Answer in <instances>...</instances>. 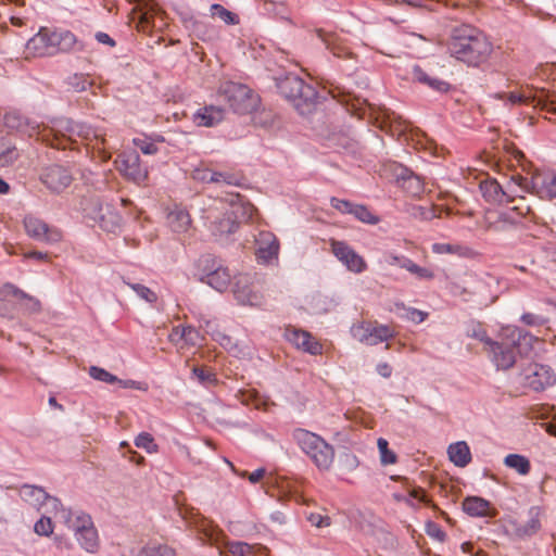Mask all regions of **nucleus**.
I'll use <instances>...</instances> for the list:
<instances>
[{"mask_svg": "<svg viewBox=\"0 0 556 556\" xmlns=\"http://www.w3.org/2000/svg\"><path fill=\"white\" fill-rule=\"evenodd\" d=\"M488 283L475 275H469L460 281L451 282L450 290L455 296L469 301L472 296L485 298Z\"/></svg>", "mask_w": 556, "mask_h": 556, "instance_id": "obj_21", "label": "nucleus"}, {"mask_svg": "<svg viewBox=\"0 0 556 556\" xmlns=\"http://www.w3.org/2000/svg\"><path fill=\"white\" fill-rule=\"evenodd\" d=\"M4 125L12 130H16L28 135L29 137L37 135L41 137L39 125L29 122L25 116L17 112H9L4 115Z\"/></svg>", "mask_w": 556, "mask_h": 556, "instance_id": "obj_27", "label": "nucleus"}, {"mask_svg": "<svg viewBox=\"0 0 556 556\" xmlns=\"http://www.w3.org/2000/svg\"><path fill=\"white\" fill-rule=\"evenodd\" d=\"M20 497L36 509L43 507L45 501L48 498V493L40 486L24 484L18 489Z\"/></svg>", "mask_w": 556, "mask_h": 556, "instance_id": "obj_28", "label": "nucleus"}, {"mask_svg": "<svg viewBox=\"0 0 556 556\" xmlns=\"http://www.w3.org/2000/svg\"><path fill=\"white\" fill-rule=\"evenodd\" d=\"M25 300H27V304H26V308L30 312V313H38L40 312L41 309V304H40V301L28 295V298H24Z\"/></svg>", "mask_w": 556, "mask_h": 556, "instance_id": "obj_61", "label": "nucleus"}, {"mask_svg": "<svg viewBox=\"0 0 556 556\" xmlns=\"http://www.w3.org/2000/svg\"><path fill=\"white\" fill-rule=\"evenodd\" d=\"M255 256L258 264L270 265L278 261L279 241L270 231H260L255 238Z\"/></svg>", "mask_w": 556, "mask_h": 556, "instance_id": "obj_20", "label": "nucleus"}, {"mask_svg": "<svg viewBox=\"0 0 556 556\" xmlns=\"http://www.w3.org/2000/svg\"><path fill=\"white\" fill-rule=\"evenodd\" d=\"M402 268L415 275L418 279L431 280L434 277L431 269L417 265L410 258L402 260Z\"/></svg>", "mask_w": 556, "mask_h": 556, "instance_id": "obj_40", "label": "nucleus"}, {"mask_svg": "<svg viewBox=\"0 0 556 556\" xmlns=\"http://www.w3.org/2000/svg\"><path fill=\"white\" fill-rule=\"evenodd\" d=\"M226 117V110L222 105L207 104L193 114L192 122L199 127H215Z\"/></svg>", "mask_w": 556, "mask_h": 556, "instance_id": "obj_24", "label": "nucleus"}, {"mask_svg": "<svg viewBox=\"0 0 556 556\" xmlns=\"http://www.w3.org/2000/svg\"><path fill=\"white\" fill-rule=\"evenodd\" d=\"M230 556H269L267 547L262 545H250L244 542H232L228 545Z\"/></svg>", "mask_w": 556, "mask_h": 556, "instance_id": "obj_32", "label": "nucleus"}, {"mask_svg": "<svg viewBox=\"0 0 556 556\" xmlns=\"http://www.w3.org/2000/svg\"><path fill=\"white\" fill-rule=\"evenodd\" d=\"M463 509L471 517H485L490 511V502L479 496H468L463 502Z\"/></svg>", "mask_w": 556, "mask_h": 556, "instance_id": "obj_34", "label": "nucleus"}, {"mask_svg": "<svg viewBox=\"0 0 556 556\" xmlns=\"http://www.w3.org/2000/svg\"><path fill=\"white\" fill-rule=\"evenodd\" d=\"M89 375L91 378L98 381H102L109 384L116 383V381H119V379L105 370L104 368L98 367V366H91L89 368Z\"/></svg>", "mask_w": 556, "mask_h": 556, "instance_id": "obj_49", "label": "nucleus"}, {"mask_svg": "<svg viewBox=\"0 0 556 556\" xmlns=\"http://www.w3.org/2000/svg\"><path fill=\"white\" fill-rule=\"evenodd\" d=\"M79 138L89 144L92 141H96L93 148L100 149V146H104L105 138L104 132L100 129L92 128L83 123H76L75 127V139Z\"/></svg>", "mask_w": 556, "mask_h": 556, "instance_id": "obj_30", "label": "nucleus"}, {"mask_svg": "<svg viewBox=\"0 0 556 556\" xmlns=\"http://www.w3.org/2000/svg\"><path fill=\"white\" fill-rule=\"evenodd\" d=\"M131 289L143 300H146L149 303H153L156 301L157 296L156 294L149 289L148 287L140 285V283H134L131 285Z\"/></svg>", "mask_w": 556, "mask_h": 556, "instance_id": "obj_56", "label": "nucleus"}, {"mask_svg": "<svg viewBox=\"0 0 556 556\" xmlns=\"http://www.w3.org/2000/svg\"><path fill=\"white\" fill-rule=\"evenodd\" d=\"M40 181L53 193H61L73 181L71 170L60 164H51L41 169Z\"/></svg>", "mask_w": 556, "mask_h": 556, "instance_id": "obj_16", "label": "nucleus"}, {"mask_svg": "<svg viewBox=\"0 0 556 556\" xmlns=\"http://www.w3.org/2000/svg\"><path fill=\"white\" fill-rule=\"evenodd\" d=\"M94 38L101 45H105L111 48L116 46V41L109 34H106L104 31H97L94 35Z\"/></svg>", "mask_w": 556, "mask_h": 556, "instance_id": "obj_60", "label": "nucleus"}, {"mask_svg": "<svg viewBox=\"0 0 556 556\" xmlns=\"http://www.w3.org/2000/svg\"><path fill=\"white\" fill-rule=\"evenodd\" d=\"M412 79L432 91L446 93L451 89V85L434 75L432 72L422 68L420 65H414L412 68Z\"/></svg>", "mask_w": 556, "mask_h": 556, "instance_id": "obj_25", "label": "nucleus"}, {"mask_svg": "<svg viewBox=\"0 0 556 556\" xmlns=\"http://www.w3.org/2000/svg\"><path fill=\"white\" fill-rule=\"evenodd\" d=\"M450 460L458 466L465 467L471 460L470 448L465 441L453 443L447 448Z\"/></svg>", "mask_w": 556, "mask_h": 556, "instance_id": "obj_33", "label": "nucleus"}, {"mask_svg": "<svg viewBox=\"0 0 556 556\" xmlns=\"http://www.w3.org/2000/svg\"><path fill=\"white\" fill-rule=\"evenodd\" d=\"M255 207L251 203H231L229 210L223 213V217H215L211 229L215 236L233 233L239 224L253 217Z\"/></svg>", "mask_w": 556, "mask_h": 556, "instance_id": "obj_7", "label": "nucleus"}, {"mask_svg": "<svg viewBox=\"0 0 556 556\" xmlns=\"http://www.w3.org/2000/svg\"><path fill=\"white\" fill-rule=\"evenodd\" d=\"M519 190L538 195L542 200L556 198V174L553 172H535L531 178L517 175Z\"/></svg>", "mask_w": 556, "mask_h": 556, "instance_id": "obj_10", "label": "nucleus"}, {"mask_svg": "<svg viewBox=\"0 0 556 556\" xmlns=\"http://www.w3.org/2000/svg\"><path fill=\"white\" fill-rule=\"evenodd\" d=\"M351 215H353L359 222L366 223L369 225H376L380 220L378 216L372 214L370 212V210L366 205H363V204L354 203Z\"/></svg>", "mask_w": 556, "mask_h": 556, "instance_id": "obj_41", "label": "nucleus"}, {"mask_svg": "<svg viewBox=\"0 0 556 556\" xmlns=\"http://www.w3.org/2000/svg\"><path fill=\"white\" fill-rule=\"evenodd\" d=\"M167 224L174 232L185 233L191 227V218L185 208L176 206L167 214Z\"/></svg>", "mask_w": 556, "mask_h": 556, "instance_id": "obj_29", "label": "nucleus"}, {"mask_svg": "<svg viewBox=\"0 0 556 556\" xmlns=\"http://www.w3.org/2000/svg\"><path fill=\"white\" fill-rule=\"evenodd\" d=\"M135 445L149 454L157 453L159 446L149 432H141L135 439Z\"/></svg>", "mask_w": 556, "mask_h": 556, "instance_id": "obj_43", "label": "nucleus"}, {"mask_svg": "<svg viewBox=\"0 0 556 556\" xmlns=\"http://www.w3.org/2000/svg\"><path fill=\"white\" fill-rule=\"evenodd\" d=\"M216 181L213 184L216 185H227V186H240L243 181V176L238 173L232 172H216L215 170Z\"/></svg>", "mask_w": 556, "mask_h": 556, "instance_id": "obj_44", "label": "nucleus"}, {"mask_svg": "<svg viewBox=\"0 0 556 556\" xmlns=\"http://www.w3.org/2000/svg\"><path fill=\"white\" fill-rule=\"evenodd\" d=\"M211 13L218 16L227 25H235L239 23V18L236 14L225 9L223 5L214 3L211 5Z\"/></svg>", "mask_w": 556, "mask_h": 556, "instance_id": "obj_48", "label": "nucleus"}, {"mask_svg": "<svg viewBox=\"0 0 556 556\" xmlns=\"http://www.w3.org/2000/svg\"><path fill=\"white\" fill-rule=\"evenodd\" d=\"M34 531L38 535L49 536L53 533V523L50 517L42 516L39 520L36 521L34 526Z\"/></svg>", "mask_w": 556, "mask_h": 556, "instance_id": "obj_51", "label": "nucleus"}, {"mask_svg": "<svg viewBox=\"0 0 556 556\" xmlns=\"http://www.w3.org/2000/svg\"><path fill=\"white\" fill-rule=\"evenodd\" d=\"M403 188L407 193L413 197H418L424 192V182L420 177L409 173L407 176H403Z\"/></svg>", "mask_w": 556, "mask_h": 556, "instance_id": "obj_39", "label": "nucleus"}, {"mask_svg": "<svg viewBox=\"0 0 556 556\" xmlns=\"http://www.w3.org/2000/svg\"><path fill=\"white\" fill-rule=\"evenodd\" d=\"M192 374L197 377L199 382L205 387L217 383L216 374L206 367H194L192 369Z\"/></svg>", "mask_w": 556, "mask_h": 556, "instance_id": "obj_46", "label": "nucleus"}, {"mask_svg": "<svg viewBox=\"0 0 556 556\" xmlns=\"http://www.w3.org/2000/svg\"><path fill=\"white\" fill-rule=\"evenodd\" d=\"M525 383L533 391H543L556 382L553 369L547 365L529 364L525 370Z\"/></svg>", "mask_w": 556, "mask_h": 556, "instance_id": "obj_18", "label": "nucleus"}, {"mask_svg": "<svg viewBox=\"0 0 556 556\" xmlns=\"http://www.w3.org/2000/svg\"><path fill=\"white\" fill-rule=\"evenodd\" d=\"M43 506L47 507V513H53L55 517H59L62 522L70 523L75 517L76 513L63 506L58 497L48 494V498L45 501Z\"/></svg>", "mask_w": 556, "mask_h": 556, "instance_id": "obj_35", "label": "nucleus"}, {"mask_svg": "<svg viewBox=\"0 0 556 556\" xmlns=\"http://www.w3.org/2000/svg\"><path fill=\"white\" fill-rule=\"evenodd\" d=\"M541 530V509L531 507L529 509V519L516 528V533L520 538L532 536Z\"/></svg>", "mask_w": 556, "mask_h": 556, "instance_id": "obj_31", "label": "nucleus"}, {"mask_svg": "<svg viewBox=\"0 0 556 556\" xmlns=\"http://www.w3.org/2000/svg\"><path fill=\"white\" fill-rule=\"evenodd\" d=\"M330 248L333 255L352 273L361 274L367 269V263L345 241L330 239Z\"/></svg>", "mask_w": 556, "mask_h": 556, "instance_id": "obj_17", "label": "nucleus"}, {"mask_svg": "<svg viewBox=\"0 0 556 556\" xmlns=\"http://www.w3.org/2000/svg\"><path fill=\"white\" fill-rule=\"evenodd\" d=\"M330 204L333 208H336L337 211H339L342 214H351L353 205H354V203H352L348 200H343V199H339V198H334V197L331 198Z\"/></svg>", "mask_w": 556, "mask_h": 556, "instance_id": "obj_59", "label": "nucleus"}, {"mask_svg": "<svg viewBox=\"0 0 556 556\" xmlns=\"http://www.w3.org/2000/svg\"><path fill=\"white\" fill-rule=\"evenodd\" d=\"M520 320L530 327L543 326L546 324L547 319L541 315L533 313H525L521 315Z\"/></svg>", "mask_w": 556, "mask_h": 556, "instance_id": "obj_57", "label": "nucleus"}, {"mask_svg": "<svg viewBox=\"0 0 556 556\" xmlns=\"http://www.w3.org/2000/svg\"><path fill=\"white\" fill-rule=\"evenodd\" d=\"M3 289L8 294H12L16 298H21V299L28 298V294H26L24 291L20 290L18 288H16L15 286H13L11 283L4 285Z\"/></svg>", "mask_w": 556, "mask_h": 556, "instance_id": "obj_62", "label": "nucleus"}, {"mask_svg": "<svg viewBox=\"0 0 556 556\" xmlns=\"http://www.w3.org/2000/svg\"><path fill=\"white\" fill-rule=\"evenodd\" d=\"M409 214L421 220H431L437 217H441V214H438L437 206H421L415 205L410 208Z\"/></svg>", "mask_w": 556, "mask_h": 556, "instance_id": "obj_45", "label": "nucleus"}, {"mask_svg": "<svg viewBox=\"0 0 556 556\" xmlns=\"http://www.w3.org/2000/svg\"><path fill=\"white\" fill-rule=\"evenodd\" d=\"M504 465L516 470L519 475L526 476L530 472L531 465L529 459L520 454H508L504 458Z\"/></svg>", "mask_w": 556, "mask_h": 556, "instance_id": "obj_38", "label": "nucleus"}, {"mask_svg": "<svg viewBox=\"0 0 556 556\" xmlns=\"http://www.w3.org/2000/svg\"><path fill=\"white\" fill-rule=\"evenodd\" d=\"M203 269L201 281L207 283L210 287L218 292L225 291L231 281V275L227 267L211 256H203L199 261Z\"/></svg>", "mask_w": 556, "mask_h": 556, "instance_id": "obj_14", "label": "nucleus"}, {"mask_svg": "<svg viewBox=\"0 0 556 556\" xmlns=\"http://www.w3.org/2000/svg\"><path fill=\"white\" fill-rule=\"evenodd\" d=\"M138 556H177L174 548L165 544L148 545L140 549Z\"/></svg>", "mask_w": 556, "mask_h": 556, "instance_id": "obj_42", "label": "nucleus"}, {"mask_svg": "<svg viewBox=\"0 0 556 556\" xmlns=\"http://www.w3.org/2000/svg\"><path fill=\"white\" fill-rule=\"evenodd\" d=\"M505 338L502 341H492L488 348L491 361L497 369L507 370L516 363V349L526 346L531 350L538 339L528 331L508 326L504 329Z\"/></svg>", "mask_w": 556, "mask_h": 556, "instance_id": "obj_2", "label": "nucleus"}, {"mask_svg": "<svg viewBox=\"0 0 556 556\" xmlns=\"http://www.w3.org/2000/svg\"><path fill=\"white\" fill-rule=\"evenodd\" d=\"M24 228L29 237L40 242L55 243L62 239V232L58 228L49 227L43 220L31 215L24 218Z\"/></svg>", "mask_w": 556, "mask_h": 556, "instance_id": "obj_22", "label": "nucleus"}, {"mask_svg": "<svg viewBox=\"0 0 556 556\" xmlns=\"http://www.w3.org/2000/svg\"><path fill=\"white\" fill-rule=\"evenodd\" d=\"M184 336V350L197 346L201 344L202 336L200 334L199 330L195 329L193 326H185V330L182 331Z\"/></svg>", "mask_w": 556, "mask_h": 556, "instance_id": "obj_47", "label": "nucleus"}, {"mask_svg": "<svg viewBox=\"0 0 556 556\" xmlns=\"http://www.w3.org/2000/svg\"><path fill=\"white\" fill-rule=\"evenodd\" d=\"M66 526L74 531L77 542L84 549L90 553L98 549V532L88 514L76 511L75 517Z\"/></svg>", "mask_w": 556, "mask_h": 556, "instance_id": "obj_12", "label": "nucleus"}, {"mask_svg": "<svg viewBox=\"0 0 556 556\" xmlns=\"http://www.w3.org/2000/svg\"><path fill=\"white\" fill-rule=\"evenodd\" d=\"M531 216V219L536 222L535 214L531 211L530 206H514L507 212L498 213L495 219L486 215L484 218V229L488 231H506L520 224V218Z\"/></svg>", "mask_w": 556, "mask_h": 556, "instance_id": "obj_15", "label": "nucleus"}, {"mask_svg": "<svg viewBox=\"0 0 556 556\" xmlns=\"http://www.w3.org/2000/svg\"><path fill=\"white\" fill-rule=\"evenodd\" d=\"M472 337L483 342L488 348L493 341L482 329L475 330Z\"/></svg>", "mask_w": 556, "mask_h": 556, "instance_id": "obj_64", "label": "nucleus"}, {"mask_svg": "<svg viewBox=\"0 0 556 556\" xmlns=\"http://www.w3.org/2000/svg\"><path fill=\"white\" fill-rule=\"evenodd\" d=\"M352 337L366 345H377L394 337L393 330L387 326L375 323L361 321L351 327Z\"/></svg>", "mask_w": 556, "mask_h": 556, "instance_id": "obj_13", "label": "nucleus"}, {"mask_svg": "<svg viewBox=\"0 0 556 556\" xmlns=\"http://www.w3.org/2000/svg\"><path fill=\"white\" fill-rule=\"evenodd\" d=\"M493 46L489 38L478 29L463 27L457 29L448 43L451 55L468 65H479L491 54Z\"/></svg>", "mask_w": 556, "mask_h": 556, "instance_id": "obj_1", "label": "nucleus"}, {"mask_svg": "<svg viewBox=\"0 0 556 556\" xmlns=\"http://www.w3.org/2000/svg\"><path fill=\"white\" fill-rule=\"evenodd\" d=\"M40 55L54 54L56 52L84 51L85 45L70 30L40 29L27 45Z\"/></svg>", "mask_w": 556, "mask_h": 556, "instance_id": "obj_3", "label": "nucleus"}, {"mask_svg": "<svg viewBox=\"0 0 556 556\" xmlns=\"http://www.w3.org/2000/svg\"><path fill=\"white\" fill-rule=\"evenodd\" d=\"M279 93L301 114H309L317 99L315 88L296 75H287L277 83Z\"/></svg>", "mask_w": 556, "mask_h": 556, "instance_id": "obj_4", "label": "nucleus"}, {"mask_svg": "<svg viewBox=\"0 0 556 556\" xmlns=\"http://www.w3.org/2000/svg\"><path fill=\"white\" fill-rule=\"evenodd\" d=\"M306 518L311 522V525L316 528H326L331 525V519L329 516H324L318 513H311L307 515Z\"/></svg>", "mask_w": 556, "mask_h": 556, "instance_id": "obj_58", "label": "nucleus"}, {"mask_svg": "<svg viewBox=\"0 0 556 556\" xmlns=\"http://www.w3.org/2000/svg\"><path fill=\"white\" fill-rule=\"evenodd\" d=\"M185 326H175L168 334V341L174 344L178 351L184 350V336L182 331Z\"/></svg>", "mask_w": 556, "mask_h": 556, "instance_id": "obj_55", "label": "nucleus"}, {"mask_svg": "<svg viewBox=\"0 0 556 556\" xmlns=\"http://www.w3.org/2000/svg\"><path fill=\"white\" fill-rule=\"evenodd\" d=\"M192 177H193V179H195L198 181L206 182V184H213L214 181H216L215 170H213L208 167H197L192 172Z\"/></svg>", "mask_w": 556, "mask_h": 556, "instance_id": "obj_54", "label": "nucleus"}, {"mask_svg": "<svg viewBox=\"0 0 556 556\" xmlns=\"http://www.w3.org/2000/svg\"><path fill=\"white\" fill-rule=\"evenodd\" d=\"M232 292L238 303L242 305L261 306L264 303L261 277L256 273L236 276Z\"/></svg>", "mask_w": 556, "mask_h": 556, "instance_id": "obj_9", "label": "nucleus"}, {"mask_svg": "<svg viewBox=\"0 0 556 556\" xmlns=\"http://www.w3.org/2000/svg\"><path fill=\"white\" fill-rule=\"evenodd\" d=\"M76 123L70 118L61 117L51 122L49 127L41 130L40 139L55 149H74Z\"/></svg>", "mask_w": 556, "mask_h": 556, "instance_id": "obj_8", "label": "nucleus"}, {"mask_svg": "<svg viewBox=\"0 0 556 556\" xmlns=\"http://www.w3.org/2000/svg\"><path fill=\"white\" fill-rule=\"evenodd\" d=\"M20 156V152L15 144L12 142L1 139L0 140V166H11Z\"/></svg>", "mask_w": 556, "mask_h": 556, "instance_id": "obj_37", "label": "nucleus"}, {"mask_svg": "<svg viewBox=\"0 0 556 556\" xmlns=\"http://www.w3.org/2000/svg\"><path fill=\"white\" fill-rule=\"evenodd\" d=\"M216 97L218 101L228 104L237 114H249L255 111L260 104L258 96L247 85L227 80L219 84Z\"/></svg>", "mask_w": 556, "mask_h": 556, "instance_id": "obj_5", "label": "nucleus"}, {"mask_svg": "<svg viewBox=\"0 0 556 556\" xmlns=\"http://www.w3.org/2000/svg\"><path fill=\"white\" fill-rule=\"evenodd\" d=\"M293 439L320 470H328L334 459V450L320 435L305 429H295Z\"/></svg>", "mask_w": 556, "mask_h": 556, "instance_id": "obj_6", "label": "nucleus"}, {"mask_svg": "<svg viewBox=\"0 0 556 556\" xmlns=\"http://www.w3.org/2000/svg\"><path fill=\"white\" fill-rule=\"evenodd\" d=\"M118 160V169L128 179L137 185H142L148 178L147 167L141 165L137 151L123 152Z\"/></svg>", "mask_w": 556, "mask_h": 556, "instance_id": "obj_19", "label": "nucleus"}, {"mask_svg": "<svg viewBox=\"0 0 556 556\" xmlns=\"http://www.w3.org/2000/svg\"><path fill=\"white\" fill-rule=\"evenodd\" d=\"M287 338L298 349L311 355H319L323 352L321 344L308 331L292 329L288 332Z\"/></svg>", "mask_w": 556, "mask_h": 556, "instance_id": "obj_26", "label": "nucleus"}, {"mask_svg": "<svg viewBox=\"0 0 556 556\" xmlns=\"http://www.w3.org/2000/svg\"><path fill=\"white\" fill-rule=\"evenodd\" d=\"M376 370L383 378H389L392 375V367L386 362L379 363Z\"/></svg>", "mask_w": 556, "mask_h": 556, "instance_id": "obj_63", "label": "nucleus"}, {"mask_svg": "<svg viewBox=\"0 0 556 556\" xmlns=\"http://www.w3.org/2000/svg\"><path fill=\"white\" fill-rule=\"evenodd\" d=\"M395 306L397 308H403L406 311V318L415 324H420L422 323L427 317H428V313L427 312H424V311H420V309H417V308H414V307H405V305L403 303H396Z\"/></svg>", "mask_w": 556, "mask_h": 556, "instance_id": "obj_53", "label": "nucleus"}, {"mask_svg": "<svg viewBox=\"0 0 556 556\" xmlns=\"http://www.w3.org/2000/svg\"><path fill=\"white\" fill-rule=\"evenodd\" d=\"M432 252L434 254H454L460 257H470L473 254V251L466 245H462L458 243H433Z\"/></svg>", "mask_w": 556, "mask_h": 556, "instance_id": "obj_36", "label": "nucleus"}, {"mask_svg": "<svg viewBox=\"0 0 556 556\" xmlns=\"http://www.w3.org/2000/svg\"><path fill=\"white\" fill-rule=\"evenodd\" d=\"M377 445L380 452V459L383 465H391L396 462V455L389 450V443L386 439L379 438Z\"/></svg>", "mask_w": 556, "mask_h": 556, "instance_id": "obj_50", "label": "nucleus"}, {"mask_svg": "<svg viewBox=\"0 0 556 556\" xmlns=\"http://www.w3.org/2000/svg\"><path fill=\"white\" fill-rule=\"evenodd\" d=\"M516 178L517 175L513 176L505 187L493 178L482 180L479 188L483 199L493 205H503L513 202L518 195L519 190V184H517Z\"/></svg>", "mask_w": 556, "mask_h": 556, "instance_id": "obj_11", "label": "nucleus"}, {"mask_svg": "<svg viewBox=\"0 0 556 556\" xmlns=\"http://www.w3.org/2000/svg\"><path fill=\"white\" fill-rule=\"evenodd\" d=\"M92 208L93 213L91 217L101 229L114 233L121 228L122 216L112 205L94 202Z\"/></svg>", "mask_w": 556, "mask_h": 556, "instance_id": "obj_23", "label": "nucleus"}, {"mask_svg": "<svg viewBox=\"0 0 556 556\" xmlns=\"http://www.w3.org/2000/svg\"><path fill=\"white\" fill-rule=\"evenodd\" d=\"M132 143L146 155H153L159 151L156 144L148 138H135Z\"/></svg>", "mask_w": 556, "mask_h": 556, "instance_id": "obj_52", "label": "nucleus"}]
</instances>
